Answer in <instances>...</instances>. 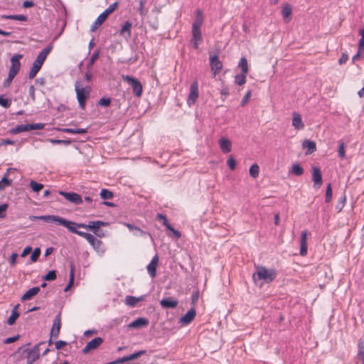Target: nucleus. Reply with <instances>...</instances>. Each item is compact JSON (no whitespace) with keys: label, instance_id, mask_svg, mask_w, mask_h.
<instances>
[{"label":"nucleus","instance_id":"obj_1","mask_svg":"<svg viewBox=\"0 0 364 364\" xmlns=\"http://www.w3.org/2000/svg\"><path fill=\"white\" fill-rule=\"evenodd\" d=\"M107 225L108 223L103 222L101 220L90 221L88 224H85L70 221L65 218L63 227L68 228L69 231H71L72 228H85L92 231L95 235L101 237V235H99L100 228L102 226L105 227Z\"/></svg>","mask_w":364,"mask_h":364},{"label":"nucleus","instance_id":"obj_2","mask_svg":"<svg viewBox=\"0 0 364 364\" xmlns=\"http://www.w3.org/2000/svg\"><path fill=\"white\" fill-rule=\"evenodd\" d=\"M52 48V45H49L45 48H43L38 53L36 59L34 60L33 63V65L28 74V78L30 80L33 79L36 76L37 73L41 70L44 61L46 60L47 56L50 53Z\"/></svg>","mask_w":364,"mask_h":364},{"label":"nucleus","instance_id":"obj_3","mask_svg":"<svg viewBox=\"0 0 364 364\" xmlns=\"http://www.w3.org/2000/svg\"><path fill=\"white\" fill-rule=\"evenodd\" d=\"M257 272L253 274L255 280H264L267 283L272 282L277 277V272L274 269H267L262 266L257 267Z\"/></svg>","mask_w":364,"mask_h":364},{"label":"nucleus","instance_id":"obj_4","mask_svg":"<svg viewBox=\"0 0 364 364\" xmlns=\"http://www.w3.org/2000/svg\"><path fill=\"white\" fill-rule=\"evenodd\" d=\"M118 6L119 4L117 1H116L112 4L109 5V6L107 9H105L101 14H100L96 21L94 22L93 25L92 26L91 31L93 32L95 30H97L107 19L108 16L117 9Z\"/></svg>","mask_w":364,"mask_h":364},{"label":"nucleus","instance_id":"obj_5","mask_svg":"<svg viewBox=\"0 0 364 364\" xmlns=\"http://www.w3.org/2000/svg\"><path fill=\"white\" fill-rule=\"evenodd\" d=\"M91 88L90 86L85 87H80L78 82L75 83V92L77 95V99L79 103V106L81 109L85 108V102L87 99L89 97Z\"/></svg>","mask_w":364,"mask_h":364},{"label":"nucleus","instance_id":"obj_6","mask_svg":"<svg viewBox=\"0 0 364 364\" xmlns=\"http://www.w3.org/2000/svg\"><path fill=\"white\" fill-rule=\"evenodd\" d=\"M124 81L127 82L129 85H131L132 88V91L134 95L139 97L141 96L142 92H143V87L140 81L130 75H123L122 76Z\"/></svg>","mask_w":364,"mask_h":364},{"label":"nucleus","instance_id":"obj_7","mask_svg":"<svg viewBox=\"0 0 364 364\" xmlns=\"http://www.w3.org/2000/svg\"><path fill=\"white\" fill-rule=\"evenodd\" d=\"M42 344V343H39L38 345H36L33 348L29 349L26 348V346H30L31 343H28L26 345H23L18 348V350L16 351L15 355H18L19 353H26V358H30L34 361L38 360L40 357L39 355V346Z\"/></svg>","mask_w":364,"mask_h":364},{"label":"nucleus","instance_id":"obj_8","mask_svg":"<svg viewBox=\"0 0 364 364\" xmlns=\"http://www.w3.org/2000/svg\"><path fill=\"white\" fill-rule=\"evenodd\" d=\"M29 220H32V221L41 220L46 223H55L59 225L63 226L65 218H62L60 216H58V215H41V216L31 215L29 217Z\"/></svg>","mask_w":364,"mask_h":364},{"label":"nucleus","instance_id":"obj_9","mask_svg":"<svg viewBox=\"0 0 364 364\" xmlns=\"http://www.w3.org/2000/svg\"><path fill=\"white\" fill-rule=\"evenodd\" d=\"M70 232L86 239L88 242L95 248L98 247L101 244V241L97 240L92 234L78 230L76 228H72Z\"/></svg>","mask_w":364,"mask_h":364},{"label":"nucleus","instance_id":"obj_10","mask_svg":"<svg viewBox=\"0 0 364 364\" xmlns=\"http://www.w3.org/2000/svg\"><path fill=\"white\" fill-rule=\"evenodd\" d=\"M61 327V314L59 313L54 318L52 328L50 330V338L49 339L48 343L50 345L52 343V338H58L60 333V330Z\"/></svg>","mask_w":364,"mask_h":364},{"label":"nucleus","instance_id":"obj_11","mask_svg":"<svg viewBox=\"0 0 364 364\" xmlns=\"http://www.w3.org/2000/svg\"><path fill=\"white\" fill-rule=\"evenodd\" d=\"M59 194L63 196L68 201L75 205H80L82 203L81 196L77 193L60 191H59Z\"/></svg>","mask_w":364,"mask_h":364},{"label":"nucleus","instance_id":"obj_12","mask_svg":"<svg viewBox=\"0 0 364 364\" xmlns=\"http://www.w3.org/2000/svg\"><path fill=\"white\" fill-rule=\"evenodd\" d=\"M23 58L22 54H16L11 58V67L9 73L16 75L21 69L20 60Z\"/></svg>","mask_w":364,"mask_h":364},{"label":"nucleus","instance_id":"obj_13","mask_svg":"<svg viewBox=\"0 0 364 364\" xmlns=\"http://www.w3.org/2000/svg\"><path fill=\"white\" fill-rule=\"evenodd\" d=\"M210 65L211 70L213 72L214 76L221 71L223 68V63L219 60L218 55H210Z\"/></svg>","mask_w":364,"mask_h":364},{"label":"nucleus","instance_id":"obj_14","mask_svg":"<svg viewBox=\"0 0 364 364\" xmlns=\"http://www.w3.org/2000/svg\"><path fill=\"white\" fill-rule=\"evenodd\" d=\"M198 97V85L197 80H195L191 85L190 93L187 102L189 106L193 105Z\"/></svg>","mask_w":364,"mask_h":364},{"label":"nucleus","instance_id":"obj_15","mask_svg":"<svg viewBox=\"0 0 364 364\" xmlns=\"http://www.w3.org/2000/svg\"><path fill=\"white\" fill-rule=\"evenodd\" d=\"M103 343V339L100 337H96L89 341L85 347L82 349L83 354L88 353L90 350L97 348Z\"/></svg>","mask_w":364,"mask_h":364},{"label":"nucleus","instance_id":"obj_16","mask_svg":"<svg viewBox=\"0 0 364 364\" xmlns=\"http://www.w3.org/2000/svg\"><path fill=\"white\" fill-rule=\"evenodd\" d=\"M312 181H314V187L319 188L323 183L322 175L320 168L317 166L312 167Z\"/></svg>","mask_w":364,"mask_h":364},{"label":"nucleus","instance_id":"obj_17","mask_svg":"<svg viewBox=\"0 0 364 364\" xmlns=\"http://www.w3.org/2000/svg\"><path fill=\"white\" fill-rule=\"evenodd\" d=\"M203 41L200 28H192V38L191 43L195 49L198 48L199 44Z\"/></svg>","mask_w":364,"mask_h":364},{"label":"nucleus","instance_id":"obj_18","mask_svg":"<svg viewBox=\"0 0 364 364\" xmlns=\"http://www.w3.org/2000/svg\"><path fill=\"white\" fill-rule=\"evenodd\" d=\"M196 316V311L194 307H192L185 315L180 318V323L183 325H188L195 318Z\"/></svg>","mask_w":364,"mask_h":364},{"label":"nucleus","instance_id":"obj_19","mask_svg":"<svg viewBox=\"0 0 364 364\" xmlns=\"http://www.w3.org/2000/svg\"><path fill=\"white\" fill-rule=\"evenodd\" d=\"M218 144L223 153L228 154L231 151L232 142L230 139L221 137L218 141Z\"/></svg>","mask_w":364,"mask_h":364},{"label":"nucleus","instance_id":"obj_20","mask_svg":"<svg viewBox=\"0 0 364 364\" xmlns=\"http://www.w3.org/2000/svg\"><path fill=\"white\" fill-rule=\"evenodd\" d=\"M307 235H308L307 230L302 231L301 235V240H300V244H301L300 255L301 256H305L307 254V249H308Z\"/></svg>","mask_w":364,"mask_h":364},{"label":"nucleus","instance_id":"obj_21","mask_svg":"<svg viewBox=\"0 0 364 364\" xmlns=\"http://www.w3.org/2000/svg\"><path fill=\"white\" fill-rule=\"evenodd\" d=\"M178 304L177 299L172 297L164 298L160 301V304L164 309H174Z\"/></svg>","mask_w":364,"mask_h":364},{"label":"nucleus","instance_id":"obj_22","mask_svg":"<svg viewBox=\"0 0 364 364\" xmlns=\"http://www.w3.org/2000/svg\"><path fill=\"white\" fill-rule=\"evenodd\" d=\"M149 325V320L146 318H138L134 321L131 322L128 326L132 328H139L147 326Z\"/></svg>","mask_w":364,"mask_h":364},{"label":"nucleus","instance_id":"obj_23","mask_svg":"<svg viewBox=\"0 0 364 364\" xmlns=\"http://www.w3.org/2000/svg\"><path fill=\"white\" fill-rule=\"evenodd\" d=\"M159 258L157 256H155L152 258L151 262L147 266V270L149 275L154 278L156 274V267L158 265Z\"/></svg>","mask_w":364,"mask_h":364},{"label":"nucleus","instance_id":"obj_24","mask_svg":"<svg viewBox=\"0 0 364 364\" xmlns=\"http://www.w3.org/2000/svg\"><path fill=\"white\" fill-rule=\"evenodd\" d=\"M41 289L39 287H35L29 289L26 293L21 296V300L22 301L30 300L33 296L38 294L40 291Z\"/></svg>","mask_w":364,"mask_h":364},{"label":"nucleus","instance_id":"obj_25","mask_svg":"<svg viewBox=\"0 0 364 364\" xmlns=\"http://www.w3.org/2000/svg\"><path fill=\"white\" fill-rule=\"evenodd\" d=\"M292 125L298 130L302 129L304 127L300 114L297 112L293 113Z\"/></svg>","mask_w":364,"mask_h":364},{"label":"nucleus","instance_id":"obj_26","mask_svg":"<svg viewBox=\"0 0 364 364\" xmlns=\"http://www.w3.org/2000/svg\"><path fill=\"white\" fill-rule=\"evenodd\" d=\"M302 146L304 149H307L306 155L311 154L316 150V143L314 141L304 140L302 143Z\"/></svg>","mask_w":364,"mask_h":364},{"label":"nucleus","instance_id":"obj_27","mask_svg":"<svg viewBox=\"0 0 364 364\" xmlns=\"http://www.w3.org/2000/svg\"><path fill=\"white\" fill-rule=\"evenodd\" d=\"M202 23H203V14H202V11L198 9L196 11V19L193 23L192 28L196 27V28H200Z\"/></svg>","mask_w":364,"mask_h":364},{"label":"nucleus","instance_id":"obj_28","mask_svg":"<svg viewBox=\"0 0 364 364\" xmlns=\"http://www.w3.org/2000/svg\"><path fill=\"white\" fill-rule=\"evenodd\" d=\"M1 18L26 21L28 17L24 15H1Z\"/></svg>","mask_w":364,"mask_h":364},{"label":"nucleus","instance_id":"obj_29","mask_svg":"<svg viewBox=\"0 0 364 364\" xmlns=\"http://www.w3.org/2000/svg\"><path fill=\"white\" fill-rule=\"evenodd\" d=\"M11 168L7 169V172L0 181V191L4 190L6 186H9L12 183V180L7 178V173L9 172Z\"/></svg>","mask_w":364,"mask_h":364},{"label":"nucleus","instance_id":"obj_30","mask_svg":"<svg viewBox=\"0 0 364 364\" xmlns=\"http://www.w3.org/2000/svg\"><path fill=\"white\" fill-rule=\"evenodd\" d=\"M304 168L299 164H294L290 170V173L297 176H300L304 173Z\"/></svg>","mask_w":364,"mask_h":364},{"label":"nucleus","instance_id":"obj_31","mask_svg":"<svg viewBox=\"0 0 364 364\" xmlns=\"http://www.w3.org/2000/svg\"><path fill=\"white\" fill-rule=\"evenodd\" d=\"M60 130L65 133L70 134H85L87 133V129H72V128H63Z\"/></svg>","mask_w":364,"mask_h":364},{"label":"nucleus","instance_id":"obj_32","mask_svg":"<svg viewBox=\"0 0 364 364\" xmlns=\"http://www.w3.org/2000/svg\"><path fill=\"white\" fill-rule=\"evenodd\" d=\"M358 347V358L363 362V364H364V342L362 339L359 340Z\"/></svg>","mask_w":364,"mask_h":364},{"label":"nucleus","instance_id":"obj_33","mask_svg":"<svg viewBox=\"0 0 364 364\" xmlns=\"http://www.w3.org/2000/svg\"><path fill=\"white\" fill-rule=\"evenodd\" d=\"M145 353H146V350H139V351L135 352L132 354H130L129 355L124 356V359L125 362L135 360V359L139 358L141 355H142Z\"/></svg>","mask_w":364,"mask_h":364},{"label":"nucleus","instance_id":"obj_34","mask_svg":"<svg viewBox=\"0 0 364 364\" xmlns=\"http://www.w3.org/2000/svg\"><path fill=\"white\" fill-rule=\"evenodd\" d=\"M238 67L241 69L242 73H247L249 71L248 63L246 58L242 57L239 61Z\"/></svg>","mask_w":364,"mask_h":364},{"label":"nucleus","instance_id":"obj_35","mask_svg":"<svg viewBox=\"0 0 364 364\" xmlns=\"http://www.w3.org/2000/svg\"><path fill=\"white\" fill-rule=\"evenodd\" d=\"M247 73H241L235 77V82L238 85H243L246 82V75Z\"/></svg>","mask_w":364,"mask_h":364},{"label":"nucleus","instance_id":"obj_36","mask_svg":"<svg viewBox=\"0 0 364 364\" xmlns=\"http://www.w3.org/2000/svg\"><path fill=\"white\" fill-rule=\"evenodd\" d=\"M131 28H132V23L129 21H126L124 25L122 26L121 30H120V34L122 35L125 33H128V36L130 37L131 36Z\"/></svg>","mask_w":364,"mask_h":364},{"label":"nucleus","instance_id":"obj_37","mask_svg":"<svg viewBox=\"0 0 364 364\" xmlns=\"http://www.w3.org/2000/svg\"><path fill=\"white\" fill-rule=\"evenodd\" d=\"M249 171H250V175L252 178H255L258 177V176H259V167L257 164H254L250 166Z\"/></svg>","mask_w":364,"mask_h":364},{"label":"nucleus","instance_id":"obj_38","mask_svg":"<svg viewBox=\"0 0 364 364\" xmlns=\"http://www.w3.org/2000/svg\"><path fill=\"white\" fill-rule=\"evenodd\" d=\"M100 196L101 198H102L104 200H107V199H112L114 196V194L112 191H110L107 189L103 188L101 190Z\"/></svg>","mask_w":364,"mask_h":364},{"label":"nucleus","instance_id":"obj_39","mask_svg":"<svg viewBox=\"0 0 364 364\" xmlns=\"http://www.w3.org/2000/svg\"><path fill=\"white\" fill-rule=\"evenodd\" d=\"M23 132H28L26 124L18 125L10 130V133L12 134H16Z\"/></svg>","mask_w":364,"mask_h":364},{"label":"nucleus","instance_id":"obj_40","mask_svg":"<svg viewBox=\"0 0 364 364\" xmlns=\"http://www.w3.org/2000/svg\"><path fill=\"white\" fill-rule=\"evenodd\" d=\"M19 316L20 314L18 311H11V314L7 320L8 325L11 326L14 324Z\"/></svg>","mask_w":364,"mask_h":364},{"label":"nucleus","instance_id":"obj_41","mask_svg":"<svg viewBox=\"0 0 364 364\" xmlns=\"http://www.w3.org/2000/svg\"><path fill=\"white\" fill-rule=\"evenodd\" d=\"M27 130H34V129H42L44 128L45 124L42 123H33V124H26Z\"/></svg>","mask_w":364,"mask_h":364},{"label":"nucleus","instance_id":"obj_42","mask_svg":"<svg viewBox=\"0 0 364 364\" xmlns=\"http://www.w3.org/2000/svg\"><path fill=\"white\" fill-rule=\"evenodd\" d=\"M73 282H74V267L71 264L69 282H68V284L67 285V287L65 288L64 291H67L70 289V287L73 285Z\"/></svg>","mask_w":364,"mask_h":364},{"label":"nucleus","instance_id":"obj_43","mask_svg":"<svg viewBox=\"0 0 364 364\" xmlns=\"http://www.w3.org/2000/svg\"><path fill=\"white\" fill-rule=\"evenodd\" d=\"M30 186L35 193H38L43 188V184L37 183L35 181H31Z\"/></svg>","mask_w":364,"mask_h":364},{"label":"nucleus","instance_id":"obj_44","mask_svg":"<svg viewBox=\"0 0 364 364\" xmlns=\"http://www.w3.org/2000/svg\"><path fill=\"white\" fill-rule=\"evenodd\" d=\"M282 14L284 18H289L291 14V7L290 5H285L282 9Z\"/></svg>","mask_w":364,"mask_h":364},{"label":"nucleus","instance_id":"obj_45","mask_svg":"<svg viewBox=\"0 0 364 364\" xmlns=\"http://www.w3.org/2000/svg\"><path fill=\"white\" fill-rule=\"evenodd\" d=\"M138 301L139 299L133 296H127L125 299L126 304L130 306H134Z\"/></svg>","mask_w":364,"mask_h":364},{"label":"nucleus","instance_id":"obj_46","mask_svg":"<svg viewBox=\"0 0 364 364\" xmlns=\"http://www.w3.org/2000/svg\"><path fill=\"white\" fill-rule=\"evenodd\" d=\"M43 279L46 281H53L56 279V272L55 270L49 271Z\"/></svg>","mask_w":364,"mask_h":364},{"label":"nucleus","instance_id":"obj_47","mask_svg":"<svg viewBox=\"0 0 364 364\" xmlns=\"http://www.w3.org/2000/svg\"><path fill=\"white\" fill-rule=\"evenodd\" d=\"M110 104H111V100L109 97H102L97 102L98 105H100L101 107H109L110 105Z\"/></svg>","mask_w":364,"mask_h":364},{"label":"nucleus","instance_id":"obj_48","mask_svg":"<svg viewBox=\"0 0 364 364\" xmlns=\"http://www.w3.org/2000/svg\"><path fill=\"white\" fill-rule=\"evenodd\" d=\"M99 53H100L99 50H96V51H95L92 53V55L90 59V61H89V63L87 64V68H90L92 67V65L94 64V63L97 60V59L99 57Z\"/></svg>","mask_w":364,"mask_h":364},{"label":"nucleus","instance_id":"obj_49","mask_svg":"<svg viewBox=\"0 0 364 364\" xmlns=\"http://www.w3.org/2000/svg\"><path fill=\"white\" fill-rule=\"evenodd\" d=\"M331 198H332V188H331V183H328L326 187V198H325L326 203H329L331 201Z\"/></svg>","mask_w":364,"mask_h":364},{"label":"nucleus","instance_id":"obj_50","mask_svg":"<svg viewBox=\"0 0 364 364\" xmlns=\"http://www.w3.org/2000/svg\"><path fill=\"white\" fill-rule=\"evenodd\" d=\"M346 200V196H343L342 197L340 198L338 203L336 206V209L338 210V212H341L343 210L345 205Z\"/></svg>","mask_w":364,"mask_h":364},{"label":"nucleus","instance_id":"obj_51","mask_svg":"<svg viewBox=\"0 0 364 364\" xmlns=\"http://www.w3.org/2000/svg\"><path fill=\"white\" fill-rule=\"evenodd\" d=\"M49 141L53 144H64L69 145L71 144L70 140H64V139H50Z\"/></svg>","mask_w":364,"mask_h":364},{"label":"nucleus","instance_id":"obj_52","mask_svg":"<svg viewBox=\"0 0 364 364\" xmlns=\"http://www.w3.org/2000/svg\"><path fill=\"white\" fill-rule=\"evenodd\" d=\"M359 35L361 36L358 42V48L360 50H364V28L360 29Z\"/></svg>","mask_w":364,"mask_h":364},{"label":"nucleus","instance_id":"obj_53","mask_svg":"<svg viewBox=\"0 0 364 364\" xmlns=\"http://www.w3.org/2000/svg\"><path fill=\"white\" fill-rule=\"evenodd\" d=\"M11 102L7 98H4L2 95L0 96V105L4 108H8L11 106Z\"/></svg>","mask_w":364,"mask_h":364},{"label":"nucleus","instance_id":"obj_54","mask_svg":"<svg viewBox=\"0 0 364 364\" xmlns=\"http://www.w3.org/2000/svg\"><path fill=\"white\" fill-rule=\"evenodd\" d=\"M40 255H41L40 248L39 247L35 248L31 255V260L32 262H36L38 259V258L39 257Z\"/></svg>","mask_w":364,"mask_h":364},{"label":"nucleus","instance_id":"obj_55","mask_svg":"<svg viewBox=\"0 0 364 364\" xmlns=\"http://www.w3.org/2000/svg\"><path fill=\"white\" fill-rule=\"evenodd\" d=\"M338 152V156L341 158H344L346 156L345 146H344L343 142H340Z\"/></svg>","mask_w":364,"mask_h":364},{"label":"nucleus","instance_id":"obj_56","mask_svg":"<svg viewBox=\"0 0 364 364\" xmlns=\"http://www.w3.org/2000/svg\"><path fill=\"white\" fill-rule=\"evenodd\" d=\"M15 77H16L15 75L9 73L7 79L5 80L4 82V87H9L11 83L12 82V80H14V78Z\"/></svg>","mask_w":364,"mask_h":364},{"label":"nucleus","instance_id":"obj_57","mask_svg":"<svg viewBox=\"0 0 364 364\" xmlns=\"http://www.w3.org/2000/svg\"><path fill=\"white\" fill-rule=\"evenodd\" d=\"M9 205L7 203H4L0 205V218H4L6 216L5 211L8 208Z\"/></svg>","mask_w":364,"mask_h":364},{"label":"nucleus","instance_id":"obj_58","mask_svg":"<svg viewBox=\"0 0 364 364\" xmlns=\"http://www.w3.org/2000/svg\"><path fill=\"white\" fill-rule=\"evenodd\" d=\"M227 164L231 170H234L236 166V161L232 156H230L227 161Z\"/></svg>","mask_w":364,"mask_h":364},{"label":"nucleus","instance_id":"obj_59","mask_svg":"<svg viewBox=\"0 0 364 364\" xmlns=\"http://www.w3.org/2000/svg\"><path fill=\"white\" fill-rule=\"evenodd\" d=\"M55 348L57 350L62 349L63 347L66 346L68 345V343L64 341H58L55 343Z\"/></svg>","mask_w":364,"mask_h":364},{"label":"nucleus","instance_id":"obj_60","mask_svg":"<svg viewBox=\"0 0 364 364\" xmlns=\"http://www.w3.org/2000/svg\"><path fill=\"white\" fill-rule=\"evenodd\" d=\"M251 97V92L249 91L247 92L245 95L243 97L242 101H241V106L242 107H244L246 103L248 102V100H250Z\"/></svg>","mask_w":364,"mask_h":364},{"label":"nucleus","instance_id":"obj_61","mask_svg":"<svg viewBox=\"0 0 364 364\" xmlns=\"http://www.w3.org/2000/svg\"><path fill=\"white\" fill-rule=\"evenodd\" d=\"M20 338V336L19 335H17L16 336H13V337H9V338H7L4 341V343L5 344H9V343H14L15 341H16L17 340H18Z\"/></svg>","mask_w":364,"mask_h":364},{"label":"nucleus","instance_id":"obj_62","mask_svg":"<svg viewBox=\"0 0 364 364\" xmlns=\"http://www.w3.org/2000/svg\"><path fill=\"white\" fill-rule=\"evenodd\" d=\"M124 225L127 226L130 230H136L139 231L141 234H144V232L140 229V228L134 226L132 224L130 223H124Z\"/></svg>","mask_w":364,"mask_h":364},{"label":"nucleus","instance_id":"obj_63","mask_svg":"<svg viewBox=\"0 0 364 364\" xmlns=\"http://www.w3.org/2000/svg\"><path fill=\"white\" fill-rule=\"evenodd\" d=\"M28 93L30 97H31V100L33 102H35L36 100V96H35V88L33 85H31L28 89Z\"/></svg>","mask_w":364,"mask_h":364},{"label":"nucleus","instance_id":"obj_64","mask_svg":"<svg viewBox=\"0 0 364 364\" xmlns=\"http://www.w3.org/2000/svg\"><path fill=\"white\" fill-rule=\"evenodd\" d=\"M198 298H199V292L198 291L193 292L192 294V296H191V304L193 305H195V304L197 302Z\"/></svg>","mask_w":364,"mask_h":364}]
</instances>
